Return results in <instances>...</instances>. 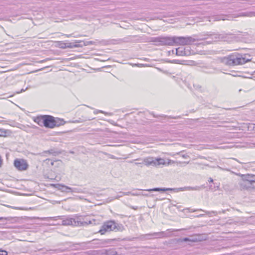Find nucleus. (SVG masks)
Returning a JSON list of instances; mask_svg holds the SVG:
<instances>
[{
  "label": "nucleus",
  "instance_id": "72a5a7b5",
  "mask_svg": "<svg viewBox=\"0 0 255 255\" xmlns=\"http://www.w3.org/2000/svg\"><path fill=\"white\" fill-rule=\"evenodd\" d=\"M181 156L184 158H187L189 157V156L187 154H182Z\"/></svg>",
  "mask_w": 255,
  "mask_h": 255
},
{
  "label": "nucleus",
  "instance_id": "f3484780",
  "mask_svg": "<svg viewBox=\"0 0 255 255\" xmlns=\"http://www.w3.org/2000/svg\"><path fill=\"white\" fill-rule=\"evenodd\" d=\"M209 21H219L221 20H225L226 19L225 18V16L224 15H216V16H212L207 18Z\"/></svg>",
  "mask_w": 255,
  "mask_h": 255
},
{
  "label": "nucleus",
  "instance_id": "ddd939ff",
  "mask_svg": "<svg viewBox=\"0 0 255 255\" xmlns=\"http://www.w3.org/2000/svg\"><path fill=\"white\" fill-rule=\"evenodd\" d=\"M51 186L54 187V188L57 189L63 192H70V187L60 184H52L51 185Z\"/></svg>",
  "mask_w": 255,
  "mask_h": 255
},
{
  "label": "nucleus",
  "instance_id": "1a4fd4ad",
  "mask_svg": "<svg viewBox=\"0 0 255 255\" xmlns=\"http://www.w3.org/2000/svg\"><path fill=\"white\" fill-rule=\"evenodd\" d=\"M14 165L19 171H24L28 167V164L26 160L23 159H16L14 161Z\"/></svg>",
  "mask_w": 255,
  "mask_h": 255
},
{
  "label": "nucleus",
  "instance_id": "a18cd8bd",
  "mask_svg": "<svg viewBox=\"0 0 255 255\" xmlns=\"http://www.w3.org/2000/svg\"><path fill=\"white\" fill-rule=\"evenodd\" d=\"M204 216V214H200V215L198 216V217H202Z\"/></svg>",
  "mask_w": 255,
  "mask_h": 255
},
{
  "label": "nucleus",
  "instance_id": "603ef678",
  "mask_svg": "<svg viewBox=\"0 0 255 255\" xmlns=\"http://www.w3.org/2000/svg\"><path fill=\"white\" fill-rule=\"evenodd\" d=\"M77 42H78V41H75V43H77Z\"/></svg>",
  "mask_w": 255,
  "mask_h": 255
},
{
  "label": "nucleus",
  "instance_id": "f704fd0d",
  "mask_svg": "<svg viewBox=\"0 0 255 255\" xmlns=\"http://www.w3.org/2000/svg\"><path fill=\"white\" fill-rule=\"evenodd\" d=\"M127 38H124V39H120V40L121 41H122V42H127V41H128V40H127Z\"/></svg>",
  "mask_w": 255,
  "mask_h": 255
},
{
  "label": "nucleus",
  "instance_id": "2f4dec72",
  "mask_svg": "<svg viewBox=\"0 0 255 255\" xmlns=\"http://www.w3.org/2000/svg\"><path fill=\"white\" fill-rule=\"evenodd\" d=\"M58 162V164H59V163H61H61H62V161H61V160H57V161H52V162H51V165H54V162Z\"/></svg>",
  "mask_w": 255,
  "mask_h": 255
},
{
  "label": "nucleus",
  "instance_id": "aec40b11",
  "mask_svg": "<svg viewBox=\"0 0 255 255\" xmlns=\"http://www.w3.org/2000/svg\"><path fill=\"white\" fill-rule=\"evenodd\" d=\"M65 122L63 119H55L54 124H55V127H59L61 125H63Z\"/></svg>",
  "mask_w": 255,
  "mask_h": 255
},
{
  "label": "nucleus",
  "instance_id": "a211bd4d",
  "mask_svg": "<svg viewBox=\"0 0 255 255\" xmlns=\"http://www.w3.org/2000/svg\"><path fill=\"white\" fill-rule=\"evenodd\" d=\"M44 115L37 117L34 120L40 126H44Z\"/></svg>",
  "mask_w": 255,
  "mask_h": 255
},
{
  "label": "nucleus",
  "instance_id": "cd10ccee",
  "mask_svg": "<svg viewBox=\"0 0 255 255\" xmlns=\"http://www.w3.org/2000/svg\"><path fill=\"white\" fill-rule=\"evenodd\" d=\"M120 193L122 194L123 195H129L130 194H131L130 192H120Z\"/></svg>",
  "mask_w": 255,
  "mask_h": 255
},
{
  "label": "nucleus",
  "instance_id": "f03ea898",
  "mask_svg": "<svg viewBox=\"0 0 255 255\" xmlns=\"http://www.w3.org/2000/svg\"><path fill=\"white\" fill-rule=\"evenodd\" d=\"M251 61L250 55L234 53L222 58L221 61L228 66L243 65Z\"/></svg>",
  "mask_w": 255,
  "mask_h": 255
},
{
  "label": "nucleus",
  "instance_id": "412c9836",
  "mask_svg": "<svg viewBox=\"0 0 255 255\" xmlns=\"http://www.w3.org/2000/svg\"><path fill=\"white\" fill-rule=\"evenodd\" d=\"M12 220L11 217H0V221L2 224H4L7 222H11Z\"/></svg>",
  "mask_w": 255,
  "mask_h": 255
},
{
  "label": "nucleus",
  "instance_id": "b1692460",
  "mask_svg": "<svg viewBox=\"0 0 255 255\" xmlns=\"http://www.w3.org/2000/svg\"><path fill=\"white\" fill-rule=\"evenodd\" d=\"M199 210L200 211H203V212H205V213L208 214L209 215H210L211 213H213L215 216L217 215V213L216 211L208 212V211H206L203 210L202 209H200Z\"/></svg>",
  "mask_w": 255,
  "mask_h": 255
},
{
  "label": "nucleus",
  "instance_id": "39448f33",
  "mask_svg": "<svg viewBox=\"0 0 255 255\" xmlns=\"http://www.w3.org/2000/svg\"><path fill=\"white\" fill-rule=\"evenodd\" d=\"M122 226L116 223L113 220H110L103 223L99 233L101 235H104L107 232H111L116 230H121Z\"/></svg>",
  "mask_w": 255,
  "mask_h": 255
},
{
  "label": "nucleus",
  "instance_id": "7ed1b4c3",
  "mask_svg": "<svg viewBox=\"0 0 255 255\" xmlns=\"http://www.w3.org/2000/svg\"><path fill=\"white\" fill-rule=\"evenodd\" d=\"M96 220L92 221L84 220L82 217H75L74 218H67L62 221V225L64 226L72 225L74 226H82L92 224L94 222L95 224Z\"/></svg>",
  "mask_w": 255,
  "mask_h": 255
},
{
  "label": "nucleus",
  "instance_id": "4c0bfd02",
  "mask_svg": "<svg viewBox=\"0 0 255 255\" xmlns=\"http://www.w3.org/2000/svg\"><path fill=\"white\" fill-rule=\"evenodd\" d=\"M48 60V58L46 59H44V60H41V61H40L39 62H40V63H43V62H44V61H47Z\"/></svg>",
  "mask_w": 255,
  "mask_h": 255
},
{
  "label": "nucleus",
  "instance_id": "79ce46f5",
  "mask_svg": "<svg viewBox=\"0 0 255 255\" xmlns=\"http://www.w3.org/2000/svg\"><path fill=\"white\" fill-rule=\"evenodd\" d=\"M131 195H133V196H135V195H137L138 194H136V193H131Z\"/></svg>",
  "mask_w": 255,
  "mask_h": 255
},
{
  "label": "nucleus",
  "instance_id": "37998d69",
  "mask_svg": "<svg viewBox=\"0 0 255 255\" xmlns=\"http://www.w3.org/2000/svg\"><path fill=\"white\" fill-rule=\"evenodd\" d=\"M134 164H135V165H138V164H141V163L135 162Z\"/></svg>",
  "mask_w": 255,
  "mask_h": 255
},
{
  "label": "nucleus",
  "instance_id": "c03bdc74",
  "mask_svg": "<svg viewBox=\"0 0 255 255\" xmlns=\"http://www.w3.org/2000/svg\"><path fill=\"white\" fill-rule=\"evenodd\" d=\"M187 188L188 189H193V188L190 187H187Z\"/></svg>",
  "mask_w": 255,
  "mask_h": 255
},
{
  "label": "nucleus",
  "instance_id": "864d4df0",
  "mask_svg": "<svg viewBox=\"0 0 255 255\" xmlns=\"http://www.w3.org/2000/svg\"><path fill=\"white\" fill-rule=\"evenodd\" d=\"M254 75H255V72H254Z\"/></svg>",
  "mask_w": 255,
  "mask_h": 255
},
{
  "label": "nucleus",
  "instance_id": "ea45409f",
  "mask_svg": "<svg viewBox=\"0 0 255 255\" xmlns=\"http://www.w3.org/2000/svg\"><path fill=\"white\" fill-rule=\"evenodd\" d=\"M25 90H24V89H21V91H20V92H17V94H19V93H21V92H22L25 91Z\"/></svg>",
  "mask_w": 255,
  "mask_h": 255
},
{
  "label": "nucleus",
  "instance_id": "49530a36",
  "mask_svg": "<svg viewBox=\"0 0 255 255\" xmlns=\"http://www.w3.org/2000/svg\"><path fill=\"white\" fill-rule=\"evenodd\" d=\"M128 162L129 163H132L133 162V160H130V161H129Z\"/></svg>",
  "mask_w": 255,
  "mask_h": 255
},
{
  "label": "nucleus",
  "instance_id": "4be33fe9",
  "mask_svg": "<svg viewBox=\"0 0 255 255\" xmlns=\"http://www.w3.org/2000/svg\"><path fill=\"white\" fill-rule=\"evenodd\" d=\"M94 113L95 115L98 114V113H103V114H104L105 115H112V114H111V113H108L105 112L104 111H103L101 110H96L94 111Z\"/></svg>",
  "mask_w": 255,
  "mask_h": 255
},
{
  "label": "nucleus",
  "instance_id": "a878e982",
  "mask_svg": "<svg viewBox=\"0 0 255 255\" xmlns=\"http://www.w3.org/2000/svg\"><path fill=\"white\" fill-rule=\"evenodd\" d=\"M0 255H7V253L5 251L0 250Z\"/></svg>",
  "mask_w": 255,
  "mask_h": 255
},
{
  "label": "nucleus",
  "instance_id": "3c124183",
  "mask_svg": "<svg viewBox=\"0 0 255 255\" xmlns=\"http://www.w3.org/2000/svg\"><path fill=\"white\" fill-rule=\"evenodd\" d=\"M184 163H185V162H184ZM186 163L188 164L189 163V162H186Z\"/></svg>",
  "mask_w": 255,
  "mask_h": 255
},
{
  "label": "nucleus",
  "instance_id": "e433bc0d",
  "mask_svg": "<svg viewBox=\"0 0 255 255\" xmlns=\"http://www.w3.org/2000/svg\"><path fill=\"white\" fill-rule=\"evenodd\" d=\"M131 209H134V210H137L138 209V207H133V206H131L130 207Z\"/></svg>",
  "mask_w": 255,
  "mask_h": 255
},
{
  "label": "nucleus",
  "instance_id": "bb28decb",
  "mask_svg": "<svg viewBox=\"0 0 255 255\" xmlns=\"http://www.w3.org/2000/svg\"><path fill=\"white\" fill-rule=\"evenodd\" d=\"M159 117H167V116H164V115H162V116H159ZM168 118H170V119H178V118H180V117L179 116H178V117H168Z\"/></svg>",
  "mask_w": 255,
  "mask_h": 255
},
{
  "label": "nucleus",
  "instance_id": "8fccbe9b",
  "mask_svg": "<svg viewBox=\"0 0 255 255\" xmlns=\"http://www.w3.org/2000/svg\"><path fill=\"white\" fill-rule=\"evenodd\" d=\"M222 213H225V210L222 211Z\"/></svg>",
  "mask_w": 255,
  "mask_h": 255
},
{
  "label": "nucleus",
  "instance_id": "58836bf2",
  "mask_svg": "<svg viewBox=\"0 0 255 255\" xmlns=\"http://www.w3.org/2000/svg\"><path fill=\"white\" fill-rule=\"evenodd\" d=\"M67 37H70L72 36V34H64Z\"/></svg>",
  "mask_w": 255,
  "mask_h": 255
},
{
  "label": "nucleus",
  "instance_id": "7c9ffc66",
  "mask_svg": "<svg viewBox=\"0 0 255 255\" xmlns=\"http://www.w3.org/2000/svg\"><path fill=\"white\" fill-rule=\"evenodd\" d=\"M191 241V240L188 238H184L182 240V241H183V242H188V241Z\"/></svg>",
  "mask_w": 255,
  "mask_h": 255
},
{
  "label": "nucleus",
  "instance_id": "9d476101",
  "mask_svg": "<svg viewBox=\"0 0 255 255\" xmlns=\"http://www.w3.org/2000/svg\"><path fill=\"white\" fill-rule=\"evenodd\" d=\"M240 33H241V32L238 31V33H222L219 34L218 38L224 41H230L238 37L240 35Z\"/></svg>",
  "mask_w": 255,
  "mask_h": 255
},
{
  "label": "nucleus",
  "instance_id": "c9c22d12",
  "mask_svg": "<svg viewBox=\"0 0 255 255\" xmlns=\"http://www.w3.org/2000/svg\"><path fill=\"white\" fill-rule=\"evenodd\" d=\"M136 65L139 67H143L144 66V64H136Z\"/></svg>",
  "mask_w": 255,
  "mask_h": 255
},
{
  "label": "nucleus",
  "instance_id": "de8ad7c7",
  "mask_svg": "<svg viewBox=\"0 0 255 255\" xmlns=\"http://www.w3.org/2000/svg\"><path fill=\"white\" fill-rule=\"evenodd\" d=\"M170 230H171L170 229H168L166 231L170 232H171Z\"/></svg>",
  "mask_w": 255,
  "mask_h": 255
},
{
  "label": "nucleus",
  "instance_id": "f257e3e1",
  "mask_svg": "<svg viewBox=\"0 0 255 255\" xmlns=\"http://www.w3.org/2000/svg\"><path fill=\"white\" fill-rule=\"evenodd\" d=\"M153 41L163 45H185L192 44L195 39L191 36H166L155 37Z\"/></svg>",
  "mask_w": 255,
  "mask_h": 255
},
{
  "label": "nucleus",
  "instance_id": "393cba45",
  "mask_svg": "<svg viewBox=\"0 0 255 255\" xmlns=\"http://www.w3.org/2000/svg\"><path fill=\"white\" fill-rule=\"evenodd\" d=\"M95 42L93 41H86V42H84L83 45H92Z\"/></svg>",
  "mask_w": 255,
  "mask_h": 255
},
{
  "label": "nucleus",
  "instance_id": "9b49d317",
  "mask_svg": "<svg viewBox=\"0 0 255 255\" xmlns=\"http://www.w3.org/2000/svg\"><path fill=\"white\" fill-rule=\"evenodd\" d=\"M43 118L45 127L50 128L55 127V118L53 117L50 115H44Z\"/></svg>",
  "mask_w": 255,
  "mask_h": 255
},
{
  "label": "nucleus",
  "instance_id": "473e14b6",
  "mask_svg": "<svg viewBox=\"0 0 255 255\" xmlns=\"http://www.w3.org/2000/svg\"><path fill=\"white\" fill-rule=\"evenodd\" d=\"M124 195H123L122 194H120V193H119V195H118L116 197H115V198H114V199H119V198H120V197H122V196H124Z\"/></svg>",
  "mask_w": 255,
  "mask_h": 255
},
{
  "label": "nucleus",
  "instance_id": "09e8293b",
  "mask_svg": "<svg viewBox=\"0 0 255 255\" xmlns=\"http://www.w3.org/2000/svg\"><path fill=\"white\" fill-rule=\"evenodd\" d=\"M49 160H50V159H49V158H47V159H46L45 160V161H49Z\"/></svg>",
  "mask_w": 255,
  "mask_h": 255
},
{
  "label": "nucleus",
  "instance_id": "dca6fc26",
  "mask_svg": "<svg viewBox=\"0 0 255 255\" xmlns=\"http://www.w3.org/2000/svg\"><path fill=\"white\" fill-rule=\"evenodd\" d=\"M234 17L239 16L253 17L255 16V11H247L241 12L238 14H233Z\"/></svg>",
  "mask_w": 255,
  "mask_h": 255
},
{
  "label": "nucleus",
  "instance_id": "6e6552de",
  "mask_svg": "<svg viewBox=\"0 0 255 255\" xmlns=\"http://www.w3.org/2000/svg\"><path fill=\"white\" fill-rule=\"evenodd\" d=\"M116 240H117L116 239L105 240L94 239L90 242V243H92L98 248H104L108 246L109 245L112 244L114 241Z\"/></svg>",
  "mask_w": 255,
  "mask_h": 255
},
{
  "label": "nucleus",
  "instance_id": "c756f323",
  "mask_svg": "<svg viewBox=\"0 0 255 255\" xmlns=\"http://www.w3.org/2000/svg\"><path fill=\"white\" fill-rule=\"evenodd\" d=\"M108 155H109V158H112V159H119V158L116 157L114 155L108 154Z\"/></svg>",
  "mask_w": 255,
  "mask_h": 255
},
{
  "label": "nucleus",
  "instance_id": "2eb2a0df",
  "mask_svg": "<svg viewBox=\"0 0 255 255\" xmlns=\"http://www.w3.org/2000/svg\"><path fill=\"white\" fill-rule=\"evenodd\" d=\"M48 153L49 154H51L53 156H56L61 153V152L57 149H56L55 148H51L48 150H46L43 151L42 153L40 154L42 156L44 155V154Z\"/></svg>",
  "mask_w": 255,
  "mask_h": 255
},
{
  "label": "nucleus",
  "instance_id": "0eeeda50",
  "mask_svg": "<svg viewBox=\"0 0 255 255\" xmlns=\"http://www.w3.org/2000/svg\"><path fill=\"white\" fill-rule=\"evenodd\" d=\"M143 162L146 166L152 165L153 166H158L160 165L165 164L164 159L153 157H149L143 159Z\"/></svg>",
  "mask_w": 255,
  "mask_h": 255
},
{
  "label": "nucleus",
  "instance_id": "a19ab883",
  "mask_svg": "<svg viewBox=\"0 0 255 255\" xmlns=\"http://www.w3.org/2000/svg\"><path fill=\"white\" fill-rule=\"evenodd\" d=\"M208 181L210 182H213V180L212 179V178H210L209 180H208Z\"/></svg>",
  "mask_w": 255,
  "mask_h": 255
},
{
  "label": "nucleus",
  "instance_id": "423d86ee",
  "mask_svg": "<svg viewBox=\"0 0 255 255\" xmlns=\"http://www.w3.org/2000/svg\"><path fill=\"white\" fill-rule=\"evenodd\" d=\"M170 237V235L165 232H154L144 235H142L140 239L142 240H151L152 239H159L163 238H167Z\"/></svg>",
  "mask_w": 255,
  "mask_h": 255
},
{
  "label": "nucleus",
  "instance_id": "c85d7f7f",
  "mask_svg": "<svg viewBox=\"0 0 255 255\" xmlns=\"http://www.w3.org/2000/svg\"><path fill=\"white\" fill-rule=\"evenodd\" d=\"M179 48L176 49V54L177 55H182V51H180L179 50Z\"/></svg>",
  "mask_w": 255,
  "mask_h": 255
},
{
  "label": "nucleus",
  "instance_id": "4468645a",
  "mask_svg": "<svg viewBox=\"0 0 255 255\" xmlns=\"http://www.w3.org/2000/svg\"><path fill=\"white\" fill-rule=\"evenodd\" d=\"M180 190H182V188H180ZM148 191H178L179 189L177 188H154L146 190Z\"/></svg>",
  "mask_w": 255,
  "mask_h": 255
},
{
  "label": "nucleus",
  "instance_id": "5701e85b",
  "mask_svg": "<svg viewBox=\"0 0 255 255\" xmlns=\"http://www.w3.org/2000/svg\"><path fill=\"white\" fill-rule=\"evenodd\" d=\"M6 134V131L5 129L3 128H0V136H5Z\"/></svg>",
  "mask_w": 255,
  "mask_h": 255
},
{
  "label": "nucleus",
  "instance_id": "f8f14e48",
  "mask_svg": "<svg viewBox=\"0 0 255 255\" xmlns=\"http://www.w3.org/2000/svg\"><path fill=\"white\" fill-rule=\"evenodd\" d=\"M59 46L62 49H65L67 48H72L74 47H82V45L75 44L73 42L64 43L63 41H58Z\"/></svg>",
  "mask_w": 255,
  "mask_h": 255
},
{
  "label": "nucleus",
  "instance_id": "6ab92c4d",
  "mask_svg": "<svg viewBox=\"0 0 255 255\" xmlns=\"http://www.w3.org/2000/svg\"><path fill=\"white\" fill-rule=\"evenodd\" d=\"M70 192L80 193H83L85 192L82 188L79 187L70 188Z\"/></svg>",
  "mask_w": 255,
  "mask_h": 255
},
{
  "label": "nucleus",
  "instance_id": "20e7f679",
  "mask_svg": "<svg viewBox=\"0 0 255 255\" xmlns=\"http://www.w3.org/2000/svg\"><path fill=\"white\" fill-rule=\"evenodd\" d=\"M240 186L243 188H255V175L252 174L241 175Z\"/></svg>",
  "mask_w": 255,
  "mask_h": 255
}]
</instances>
